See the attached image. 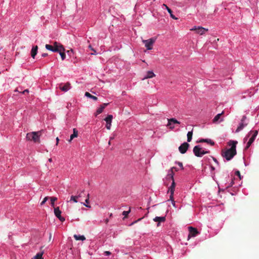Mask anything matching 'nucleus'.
<instances>
[{
  "mask_svg": "<svg viewBox=\"0 0 259 259\" xmlns=\"http://www.w3.org/2000/svg\"><path fill=\"white\" fill-rule=\"evenodd\" d=\"M48 55V54L47 53H43L42 55H41V56L42 57H47V56Z\"/></svg>",
  "mask_w": 259,
  "mask_h": 259,
  "instance_id": "nucleus-47",
  "label": "nucleus"
},
{
  "mask_svg": "<svg viewBox=\"0 0 259 259\" xmlns=\"http://www.w3.org/2000/svg\"><path fill=\"white\" fill-rule=\"evenodd\" d=\"M42 131L28 133L26 135V139L28 141H32L35 143H40L39 137L42 134Z\"/></svg>",
  "mask_w": 259,
  "mask_h": 259,
  "instance_id": "nucleus-2",
  "label": "nucleus"
},
{
  "mask_svg": "<svg viewBox=\"0 0 259 259\" xmlns=\"http://www.w3.org/2000/svg\"><path fill=\"white\" fill-rule=\"evenodd\" d=\"M65 49L64 47L63 48V49H61V51L59 52L62 60H64L66 58V55L65 53Z\"/></svg>",
  "mask_w": 259,
  "mask_h": 259,
  "instance_id": "nucleus-23",
  "label": "nucleus"
},
{
  "mask_svg": "<svg viewBox=\"0 0 259 259\" xmlns=\"http://www.w3.org/2000/svg\"><path fill=\"white\" fill-rule=\"evenodd\" d=\"M48 198H49V197H46L44 199L43 201L40 203V205H44V204L46 203V202L48 200Z\"/></svg>",
  "mask_w": 259,
  "mask_h": 259,
  "instance_id": "nucleus-36",
  "label": "nucleus"
},
{
  "mask_svg": "<svg viewBox=\"0 0 259 259\" xmlns=\"http://www.w3.org/2000/svg\"><path fill=\"white\" fill-rule=\"evenodd\" d=\"M53 45H50L48 44H46L45 46V48L48 50L51 51L53 52H57L59 53L61 51V49H63L64 48L63 46L59 42L57 41H54L53 43Z\"/></svg>",
  "mask_w": 259,
  "mask_h": 259,
  "instance_id": "nucleus-3",
  "label": "nucleus"
},
{
  "mask_svg": "<svg viewBox=\"0 0 259 259\" xmlns=\"http://www.w3.org/2000/svg\"><path fill=\"white\" fill-rule=\"evenodd\" d=\"M189 146L190 145L188 143L184 142L180 146L179 150L181 153L184 154L187 152Z\"/></svg>",
  "mask_w": 259,
  "mask_h": 259,
  "instance_id": "nucleus-8",
  "label": "nucleus"
},
{
  "mask_svg": "<svg viewBox=\"0 0 259 259\" xmlns=\"http://www.w3.org/2000/svg\"><path fill=\"white\" fill-rule=\"evenodd\" d=\"M244 140H247V138H246H246H245Z\"/></svg>",
  "mask_w": 259,
  "mask_h": 259,
  "instance_id": "nucleus-60",
  "label": "nucleus"
},
{
  "mask_svg": "<svg viewBox=\"0 0 259 259\" xmlns=\"http://www.w3.org/2000/svg\"><path fill=\"white\" fill-rule=\"evenodd\" d=\"M54 213L55 216L58 218L61 222H63L65 220V218L61 216V211L60 210L59 207H54Z\"/></svg>",
  "mask_w": 259,
  "mask_h": 259,
  "instance_id": "nucleus-9",
  "label": "nucleus"
},
{
  "mask_svg": "<svg viewBox=\"0 0 259 259\" xmlns=\"http://www.w3.org/2000/svg\"><path fill=\"white\" fill-rule=\"evenodd\" d=\"M96 54V53H95V52H93V53H91V55H94V54Z\"/></svg>",
  "mask_w": 259,
  "mask_h": 259,
  "instance_id": "nucleus-58",
  "label": "nucleus"
},
{
  "mask_svg": "<svg viewBox=\"0 0 259 259\" xmlns=\"http://www.w3.org/2000/svg\"><path fill=\"white\" fill-rule=\"evenodd\" d=\"M188 230L189 231L188 238L191 237H195L199 234V232L197 231V229L193 228V227H189Z\"/></svg>",
  "mask_w": 259,
  "mask_h": 259,
  "instance_id": "nucleus-10",
  "label": "nucleus"
},
{
  "mask_svg": "<svg viewBox=\"0 0 259 259\" xmlns=\"http://www.w3.org/2000/svg\"><path fill=\"white\" fill-rule=\"evenodd\" d=\"M193 152L197 157H202L203 155L209 153V151H205L203 150L199 145L195 146L193 148Z\"/></svg>",
  "mask_w": 259,
  "mask_h": 259,
  "instance_id": "nucleus-4",
  "label": "nucleus"
},
{
  "mask_svg": "<svg viewBox=\"0 0 259 259\" xmlns=\"http://www.w3.org/2000/svg\"><path fill=\"white\" fill-rule=\"evenodd\" d=\"M211 170H214V167L213 166H211Z\"/></svg>",
  "mask_w": 259,
  "mask_h": 259,
  "instance_id": "nucleus-53",
  "label": "nucleus"
},
{
  "mask_svg": "<svg viewBox=\"0 0 259 259\" xmlns=\"http://www.w3.org/2000/svg\"><path fill=\"white\" fill-rule=\"evenodd\" d=\"M170 200H171L173 206H174V207H176L175 201H174V196H172V199H170Z\"/></svg>",
  "mask_w": 259,
  "mask_h": 259,
  "instance_id": "nucleus-40",
  "label": "nucleus"
},
{
  "mask_svg": "<svg viewBox=\"0 0 259 259\" xmlns=\"http://www.w3.org/2000/svg\"><path fill=\"white\" fill-rule=\"evenodd\" d=\"M252 134L251 138L249 139V142L253 143L257 136L258 134V131H250V133L248 134V136Z\"/></svg>",
  "mask_w": 259,
  "mask_h": 259,
  "instance_id": "nucleus-13",
  "label": "nucleus"
},
{
  "mask_svg": "<svg viewBox=\"0 0 259 259\" xmlns=\"http://www.w3.org/2000/svg\"><path fill=\"white\" fill-rule=\"evenodd\" d=\"M176 163L178 164V165L181 167V168L182 169H184L183 163L182 162H177Z\"/></svg>",
  "mask_w": 259,
  "mask_h": 259,
  "instance_id": "nucleus-39",
  "label": "nucleus"
},
{
  "mask_svg": "<svg viewBox=\"0 0 259 259\" xmlns=\"http://www.w3.org/2000/svg\"><path fill=\"white\" fill-rule=\"evenodd\" d=\"M142 219V218H140V219H138L137 221H135L134 222L132 223L131 224V225H133V224H135V223H136L138 222V221H140V220H141Z\"/></svg>",
  "mask_w": 259,
  "mask_h": 259,
  "instance_id": "nucleus-46",
  "label": "nucleus"
},
{
  "mask_svg": "<svg viewBox=\"0 0 259 259\" xmlns=\"http://www.w3.org/2000/svg\"><path fill=\"white\" fill-rule=\"evenodd\" d=\"M111 140H109V141L108 142V145H111Z\"/></svg>",
  "mask_w": 259,
  "mask_h": 259,
  "instance_id": "nucleus-55",
  "label": "nucleus"
},
{
  "mask_svg": "<svg viewBox=\"0 0 259 259\" xmlns=\"http://www.w3.org/2000/svg\"><path fill=\"white\" fill-rule=\"evenodd\" d=\"M51 199V204L53 207H54V202L57 200V198L55 197H52L50 198Z\"/></svg>",
  "mask_w": 259,
  "mask_h": 259,
  "instance_id": "nucleus-32",
  "label": "nucleus"
},
{
  "mask_svg": "<svg viewBox=\"0 0 259 259\" xmlns=\"http://www.w3.org/2000/svg\"><path fill=\"white\" fill-rule=\"evenodd\" d=\"M163 7H165V8L166 9V7H167L165 4H163Z\"/></svg>",
  "mask_w": 259,
  "mask_h": 259,
  "instance_id": "nucleus-57",
  "label": "nucleus"
},
{
  "mask_svg": "<svg viewBox=\"0 0 259 259\" xmlns=\"http://www.w3.org/2000/svg\"><path fill=\"white\" fill-rule=\"evenodd\" d=\"M70 52H73V50L72 49H71L70 50H68V51H67V53L68 54H69L70 53Z\"/></svg>",
  "mask_w": 259,
  "mask_h": 259,
  "instance_id": "nucleus-50",
  "label": "nucleus"
},
{
  "mask_svg": "<svg viewBox=\"0 0 259 259\" xmlns=\"http://www.w3.org/2000/svg\"><path fill=\"white\" fill-rule=\"evenodd\" d=\"M49 162H52V158H49Z\"/></svg>",
  "mask_w": 259,
  "mask_h": 259,
  "instance_id": "nucleus-56",
  "label": "nucleus"
},
{
  "mask_svg": "<svg viewBox=\"0 0 259 259\" xmlns=\"http://www.w3.org/2000/svg\"><path fill=\"white\" fill-rule=\"evenodd\" d=\"M153 221L156 222H164L165 221V217H156Z\"/></svg>",
  "mask_w": 259,
  "mask_h": 259,
  "instance_id": "nucleus-18",
  "label": "nucleus"
},
{
  "mask_svg": "<svg viewBox=\"0 0 259 259\" xmlns=\"http://www.w3.org/2000/svg\"><path fill=\"white\" fill-rule=\"evenodd\" d=\"M172 183L170 188H169V191L170 192V199H172V196H174L175 188V185H176L175 181H174V179L172 180Z\"/></svg>",
  "mask_w": 259,
  "mask_h": 259,
  "instance_id": "nucleus-14",
  "label": "nucleus"
},
{
  "mask_svg": "<svg viewBox=\"0 0 259 259\" xmlns=\"http://www.w3.org/2000/svg\"><path fill=\"white\" fill-rule=\"evenodd\" d=\"M104 254L105 255H109L111 254V252L109 251H106L104 252Z\"/></svg>",
  "mask_w": 259,
  "mask_h": 259,
  "instance_id": "nucleus-41",
  "label": "nucleus"
},
{
  "mask_svg": "<svg viewBox=\"0 0 259 259\" xmlns=\"http://www.w3.org/2000/svg\"><path fill=\"white\" fill-rule=\"evenodd\" d=\"M169 119H170V121L172 122L174 124H180L181 123V122L180 121H179L178 120H177L176 118H169Z\"/></svg>",
  "mask_w": 259,
  "mask_h": 259,
  "instance_id": "nucleus-31",
  "label": "nucleus"
},
{
  "mask_svg": "<svg viewBox=\"0 0 259 259\" xmlns=\"http://www.w3.org/2000/svg\"><path fill=\"white\" fill-rule=\"evenodd\" d=\"M247 125V123H244L243 122H241V123L239 124V125L238 126L236 130V133H238L240 131L243 129V128Z\"/></svg>",
  "mask_w": 259,
  "mask_h": 259,
  "instance_id": "nucleus-17",
  "label": "nucleus"
},
{
  "mask_svg": "<svg viewBox=\"0 0 259 259\" xmlns=\"http://www.w3.org/2000/svg\"><path fill=\"white\" fill-rule=\"evenodd\" d=\"M238 143L236 141H230L228 144L231 146V148L226 150H223L222 155L223 157L229 161L236 154V145Z\"/></svg>",
  "mask_w": 259,
  "mask_h": 259,
  "instance_id": "nucleus-1",
  "label": "nucleus"
},
{
  "mask_svg": "<svg viewBox=\"0 0 259 259\" xmlns=\"http://www.w3.org/2000/svg\"><path fill=\"white\" fill-rule=\"evenodd\" d=\"M155 76V74L152 71H148L147 72V75L143 78V79H145L147 78H151Z\"/></svg>",
  "mask_w": 259,
  "mask_h": 259,
  "instance_id": "nucleus-16",
  "label": "nucleus"
},
{
  "mask_svg": "<svg viewBox=\"0 0 259 259\" xmlns=\"http://www.w3.org/2000/svg\"><path fill=\"white\" fill-rule=\"evenodd\" d=\"M59 141V139L58 137H57V138H56V142H56V145H57L58 144Z\"/></svg>",
  "mask_w": 259,
  "mask_h": 259,
  "instance_id": "nucleus-51",
  "label": "nucleus"
},
{
  "mask_svg": "<svg viewBox=\"0 0 259 259\" xmlns=\"http://www.w3.org/2000/svg\"><path fill=\"white\" fill-rule=\"evenodd\" d=\"M15 91H16V92H17V91H18L17 90V89H16Z\"/></svg>",
  "mask_w": 259,
  "mask_h": 259,
  "instance_id": "nucleus-62",
  "label": "nucleus"
},
{
  "mask_svg": "<svg viewBox=\"0 0 259 259\" xmlns=\"http://www.w3.org/2000/svg\"><path fill=\"white\" fill-rule=\"evenodd\" d=\"M224 112L223 111L221 113L218 114L213 119L212 121L213 123H217L219 120L220 119L222 115L224 114Z\"/></svg>",
  "mask_w": 259,
  "mask_h": 259,
  "instance_id": "nucleus-20",
  "label": "nucleus"
},
{
  "mask_svg": "<svg viewBox=\"0 0 259 259\" xmlns=\"http://www.w3.org/2000/svg\"><path fill=\"white\" fill-rule=\"evenodd\" d=\"M115 136V134H114V135H113V137H110V139H109V140H113V139H114Z\"/></svg>",
  "mask_w": 259,
  "mask_h": 259,
  "instance_id": "nucleus-49",
  "label": "nucleus"
},
{
  "mask_svg": "<svg viewBox=\"0 0 259 259\" xmlns=\"http://www.w3.org/2000/svg\"><path fill=\"white\" fill-rule=\"evenodd\" d=\"M246 119V116L244 115L242 118V119H241V122H244L245 120Z\"/></svg>",
  "mask_w": 259,
  "mask_h": 259,
  "instance_id": "nucleus-44",
  "label": "nucleus"
},
{
  "mask_svg": "<svg viewBox=\"0 0 259 259\" xmlns=\"http://www.w3.org/2000/svg\"><path fill=\"white\" fill-rule=\"evenodd\" d=\"M108 222H109V220H108V219H106V220H105V223L106 224H108Z\"/></svg>",
  "mask_w": 259,
  "mask_h": 259,
  "instance_id": "nucleus-52",
  "label": "nucleus"
},
{
  "mask_svg": "<svg viewBox=\"0 0 259 259\" xmlns=\"http://www.w3.org/2000/svg\"><path fill=\"white\" fill-rule=\"evenodd\" d=\"M73 133L70 136V140H69V142H70L73 139H74L75 137H77L78 136V131L76 128H73Z\"/></svg>",
  "mask_w": 259,
  "mask_h": 259,
  "instance_id": "nucleus-19",
  "label": "nucleus"
},
{
  "mask_svg": "<svg viewBox=\"0 0 259 259\" xmlns=\"http://www.w3.org/2000/svg\"><path fill=\"white\" fill-rule=\"evenodd\" d=\"M89 199H90V194H88L87 198L85 200V203H83V204L85 206L87 207L90 208L91 206L88 205V203H89Z\"/></svg>",
  "mask_w": 259,
  "mask_h": 259,
  "instance_id": "nucleus-27",
  "label": "nucleus"
},
{
  "mask_svg": "<svg viewBox=\"0 0 259 259\" xmlns=\"http://www.w3.org/2000/svg\"><path fill=\"white\" fill-rule=\"evenodd\" d=\"M42 254L43 252H39L37 253L32 259H42Z\"/></svg>",
  "mask_w": 259,
  "mask_h": 259,
  "instance_id": "nucleus-29",
  "label": "nucleus"
},
{
  "mask_svg": "<svg viewBox=\"0 0 259 259\" xmlns=\"http://www.w3.org/2000/svg\"><path fill=\"white\" fill-rule=\"evenodd\" d=\"M156 40V38H151L147 40H142L143 43L145 45V47L147 50H152L153 45Z\"/></svg>",
  "mask_w": 259,
  "mask_h": 259,
  "instance_id": "nucleus-5",
  "label": "nucleus"
},
{
  "mask_svg": "<svg viewBox=\"0 0 259 259\" xmlns=\"http://www.w3.org/2000/svg\"><path fill=\"white\" fill-rule=\"evenodd\" d=\"M193 130L187 133V141L190 142L192 139Z\"/></svg>",
  "mask_w": 259,
  "mask_h": 259,
  "instance_id": "nucleus-24",
  "label": "nucleus"
},
{
  "mask_svg": "<svg viewBox=\"0 0 259 259\" xmlns=\"http://www.w3.org/2000/svg\"><path fill=\"white\" fill-rule=\"evenodd\" d=\"M171 168L172 169V170H175V171H178V170H179V169H178L177 167H171Z\"/></svg>",
  "mask_w": 259,
  "mask_h": 259,
  "instance_id": "nucleus-48",
  "label": "nucleus"
},
{
  "mask_svg": "<svg viewBox=\"0 0 259 259\" xmlns=\"http://www.w3.org/2000/svg\"><path fill=\"white\" fill-rule=\"evenodd\" d=\"M235 175L236 176H237L239 179L241 180V174H240V172L239 170H237L236 172H235Z\"/></svg>",
  "mask_w": 259,
  "mask_h": 259,
  "instance_id": "nucleus-37",
  "label": "nucleus"
},
{
  "mask_svg": "<svg viewBox=\"0 0 259 259\" xmlns=\"http://www.w3.org/2000/svg\"><path fill=\"white\" fill-rule=\"evenodd\" d=\"M89 48L93 51H94L95 53H96V51L92 48L91 45H89Z\"/></svg>",
  "mask_w": 259,
  "mask_h": 259,
  "instance_id": "nucleus-45",
  "label": "nucleus"
},
{
  "mask_svg": "<svg viewBox=\"0 0 259 259\" xmlns=\"http://www.w3.org/2000/svg\"><path fill=\"white\" fill-rule=\"evenodd\" d=\"M37 50H38V47L37 46H35L33 47L31 51V56L33 58H34L35 56L37 54Z\"/></svg>",
  "mask_w": 259,
  "mask_h": 259,
  "instance_id": "nucleus-15",
  "label": "nucleus"
},
{
  "mask_svg": "<svg viewBox=\"0 0 259 259\" xmlns=\"http://www.w3.org/2000/svg\"><path fill=\"white\" fill-rule=\"evenodd\" d=\"M29 93V90L28 89L25 90L24 91L21 92V93L23 94H24L25 93Z\"/></svg>",
  "mask_w": 259,
  "mask_h": 259,
  "instance_id": "nucleus-43",
  "label": "nucleus"
},
{
  "mask_svg": "<svg viewBox=\"0 0 259 259\" xmlns=\"http://www.w3.org/2000/svg\"><path fill=\"white\" fill-rule=\"evenodd\" d=\"M112 119L113 116L112 115H108L104 119L106 122V127L108 130H110L111 128Z\"/></svg>",
  "mask_w": 259,
  "mask_h": 259,
  "instance_id": "nucleus-11",
  "label": "nucleus"
},
{
  "mask_svg": "<svg viewBox=\"0 0 259 259\" xmlns=\"http://www.w3.org/2000/svg\"><path fill=\"white\" fill-rule=\"evenodd\" d=\"M252 143H251V142H250L248 141V142H247V143L246 146V147H245V150H247V149H248V148H249V147L251 146V144H252Z\"/></svg>",
  "mask_w": 259,
  "mask_h": 259,
  "instance_id": "nucleus-38",
  "label": "nucleus"
},
{
  "mask_svg": "<svg viewBox=\"0 0 259 259\" xmlns=\"http://www.w3.org/2000/svg\"><path fill=\"white\" fill-rule=\"evenodd\" d=\"M59 88L62 91L66 92L71 89V84L68 82L65 84L61 83L59 84Z\"/></svg>",
  "mask_w": 259,
  "mask_h": 259,
  "instance_id": "nucleus-7",
  "label": "nucleus"
},
{
  "mask_svg": "<svg viewBox=\"0 0 259 259\" xmlns=\"http://www.w3.org/2000/svg\"><path fill=\"white\" fill-rule=\"evenodd\" d=\"M74 238L76 240H85V237L83 235H74L73 236Z\"/></svg>",
  "mask_w": 259,
  "mask_h": 259,
  "instance_id": "nucleus-22",
  "label": "nucleus"
},
{
  "mask_svg": "<svg viewBox=\"0 0 259 259\" xmlns=\"http://www.w3.org/2000/svg\"><path fill=\"white\" fill-rule=\"evenodd\" d=\"M112 213H111V214H110V217H112Z\"/></svg>",
  "mask_w": 259,
  "mask_h": 259,
  "instance_id": "nucleus-59",
  "label": "nucleus"
},
{
  "mask_svg": "<svg viewBox=\"0 0 259 259\" xmlns=\"http://www.w3.org/2000/svg\"><path fill=\"white\" fill-rule=\"evenodd\" d=\"M166 10H167L168 12L170 14V17L175 19V20H177L178 18L177 17H176L173 14H172V12L171 11V10L170 9H169L168 7H166Z\"/></svg>",
  "mask_w": 259,
  "mask_h": 259,
  "instance_id": "nucleus-28",
  "label": "nucleus"
},
{
  "mask_svg": "<svg viewBox=\"0 0 259 259\" xmlns=\"http://www.w3.org/2000/svg\"><path fill=\"white\" fill-rule=\"evenodd\" d=\"M200 142H205L210 144L211 145H214V143L210 139H201L199 141Z\"/></svg>",
  "mask_w": 259,
  "mask_h": 259,
  "instance_id": "nucleus-26",
  "label": "nucleus"
},
{
  "mask_svg": "<svg viewBox=\"0 0 259 259\" xmlns=\"http://www.w3.org/2000/svg\"><path fill=\"white\" fill-rule=\"evenodd\" d=\"M84 190H83L82 191H81L80 192H77V195H76V197H77V198L78 199L79 198H81L82 196V194H84Z\"/></svg>",
  "mask_w": 259,
  "mask_h": 259,
  "instance_id": "nucleus-33",
  "label": "nucleus"
},
{
  "mask_svg": "<svg viewBox=\"0 0 259 259\" xmlns=\"http://www.w3.org/2000/svg\"><path fill=\"white\" fill-rule=\"evenodd\" d=\"M174 170H172V169L171 168L169 171V172L167 175V177L170 178L171 180H173V179H174Z\"/></svg>",
  "mask_w": 259,
  "mask_h": 259,
  "instance_id": "nucleus-30",
  "label": "nucleus"
},
{
  "mask_svg": "<svg viewBox=\"0 0 259 259\" xmlns=\"http://www.w3.org/2000/svg\"><path fill=\"white\" fill-rule=\"evenodd\" d=\"M70 201H73L75 203H77L78 202L77 197L76 196H71L70 197Z\"/></svg>",
  "mask_w": 259,
  "mask_h": 259,
  "instance_id": "nucleus-34",
  "label": "nucleus"
},
{
  "mask_svg": "<svg viewBox=\"0 0 259 259\" xmlns=\"http://www.w3.org/2000/svg\"><path fill=\"white\" fill-rule=\"evenodd\" d=\"M131 210L130 209L128 211H123L122 212V214L124 215V217H126L128 213L130 212Z\"/></svg>",
  "mask_w": 259,
  "mask_h": 259,
  "instance_id": "nucleus-35",
  "label": "nucleus"
},
{
  "mask_svg": "<svg viewBox=\"0 0 259 259\" xmlns=\"http://www.w3.org/2000/svg\"><path fill=\"white\" fill-rule=\"evenodd\" d=\"M212 158L213 160V161H214V162H215L218 165H219V163L218 161L217 160V159L213 157H212Z\"/></svg>",
  "mask_w": 259,
  "mask_h": 259,
  "instance_id": "nucleus-42",
  "label": "nucleus"
},
{
  "mask_svg": "<svg viewBox=\"0 0 259 259\" xmlns=\"http://www.w3.org/2000/svg\"><path fill=\"white\" fill-rule=\"evenodd\" d=\"M167 121H168V122H167V124L166 125V126L169 130H173L175 128V124L172 122L170 121V119H168Z\"/></svg>",
  "mask_w": 259,
  "mask_h": 259,
  "instance_id": "nucleus-21",
  "label": "nucleus"
},
{
  "mask_svg": "<svg viewBox=\"0 0 259 259\" xmlns=\"http://www.w3.org/2000/svg\"><path fill=\"white\" fill-rule=\"evenodd\" d=\"M85 96L87 97H89L90 98L93 99L95 101H97L98 100V98L97 97L92 95L89 92H85Z\"/></svg>",
  "mask_w": 259,
  "mask_h": 259,
  "instance_id": "nucleus-25",
  "label": "nucleus"
},
{
  "mask_svg": "<svg viewBox=\"0 0 259 259\" xmlns=\"http://www.w3.org/2000/svg\"><path fill=\"white\" fill-rule=\"evenodd\" d=\"M233 183H234V182H233V180H232V182H231V185H230V186H232L233 185Z\"/></svg>",
  "mask_w": 259,
  "mask_h": 259,
  "instance_id": "nucleus-54",
  "label": "nucleus"
},
{
  "mask_svg": "<svg viewBox=\"0 0 259 259\" xmlns=\"http://www.w3.org/2000/svg\"><path fill=\"white\" fill-rule=\"evenodd\" d=\"M223 118L221 119V120H220V121H223Z\"/></svg>",
  "mask_w": 259,
  "mask_h": 259,
  "instance_id": "nucleus-61",
  "label": "nucleus"
},
{
  "mask_svg": "<svg viewBox=\"0 0 259 259\" xmlns=\"http://www.w3.org/2000/svg\"><path fill=\"white\" fill-rule=\"evenodd\" d=\"M191 31H196L197 33L202 35L205 33V32L208 31V29H206L205 28H203L202 27H198L196 26L194 27L192 29H190Z\"/></svg>",
  "mask_w": 259,
  "mask_h": 259,
  "instance_id": "nucleus-6",
  "label": "nucleus"
},
{
  "mask_svg": "<svg viewBox=\"0 0 259 259\" xmlns=\"http://www.w3.org/2000/svg\"><path fill=\"white\" fill-rule=\"evenodd\" d=\"M109 104L108 103H103V104H102L100 107L97 109L96 113H95V115L96 116H97L98 114L101 113L103 111V110L104 109V108L107 106H108Z\"/></svg>",
  "mask_w": 259,
  "mask_h": 259,
  "instance_id": "nucleus-12",
  "label": "nucleus"
}]
</instances>
